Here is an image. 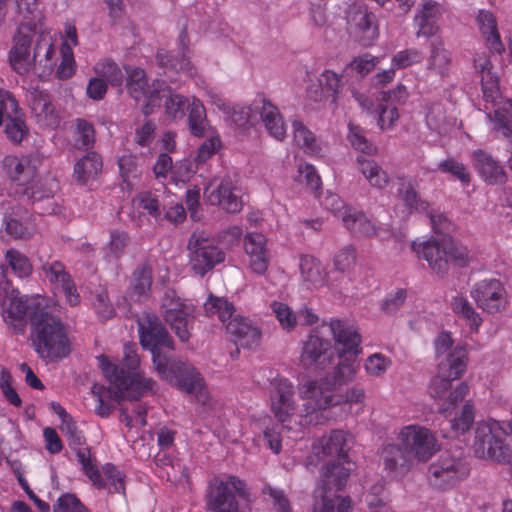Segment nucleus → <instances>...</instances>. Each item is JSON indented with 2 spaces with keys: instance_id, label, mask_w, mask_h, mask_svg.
<instances>
[{
  "instance_id": "nucleus-1",
  "label": "nucleus",
  "mask_w": 512,
  "mask_h": 512,
  "mask_svg": "<svg viewBox=\"0 0 512 512\" xmlns=\"http://www.w3.org/2000/svg\"><path fill=\"white\" fill-rule=\"evenodd\" d=\"M140 344L152 354L155 370L161 378L191 395L195 401L209 408L211 397L201 374L189 363L171 359L164 349H174L171 336L157 316L146 314L138 320Z\"/></svg>"
},
{
  "instance_id": "nucleus-2",
  "label": "nucleus",
  "mask_w": 512,
  "mask_h": 512,
  "mask_svg": "<svg viewBox=\"0 0 512 512\" xmlns=\"http://www.w3.org/2000/svg\"><path fill=\"white\" fill-rule=\"evenodd\" d=\"M123 353L124 357L120 363L112 362L106 355L97 357L102 373L115 389V397L123 398L126 393L133 399H140L145 395L154 394L157 384L141 373L140 358L135 344L125 345Z\"/></svg>"
},
{
  "instance_id": "nucleus-3",
  "label": "nucleus",
  "mask_w": 512,
  "mask_h": 512,
  "mask_svg": "<svg viewBox=\"0 0 512 512\" xmlns=\"http://www.w3.org/2000/svg\"><path fill=\"white\" fill-rule=\"evenodd\" d=\"M31 339L36 353L42 359H62L70 353L66 328L48 304L40 303L33 307Z\"/></svg>"
},
{
  "instance_id": "nucleus-4",
  "label": "nucleus",
  "mask_w": 512,
  "mask_h": 512,
  "mask_svg": "<svg viewBox=\"0 0 512 512\" xmlns=\"http://www.w3.org/2000/svg\"><path fill=\"white\" fill-rule=\"evenodd\" d=\"M348 434L334 429L312 443V454L319 460L331 458L323 468L322 476L327 489L342 490L349 478L352 463L349 460Z\"/></svg>"
},
{
  "instance_id": "nucleus-5",
  "label": "nucleus",
  "mask_w": 512,
  "mask_h": 512,
  "mask_svg": "<svg viewBox=\"0 0 512 512\" xmlns=\"http://www.w3.org/2000/svg\"><path fill=\"white\" fill-rule=\"evenodd\" d=\"M411 249L419 260H425L429 268L440 277H446L450 265L465 268L471 262L469 249L451 237L414 240Z\"/></svg>"
},
{
  "instance_id": "nucleus-6",
  "label": "nucleus",
  "mask_w": 512,
  "mask_h": 512,
  "mask_svg": "<svg viewBox=\"0 0 512 512\" xmlns=\"http://www.w3.org/2000/svg\"><path fill=\"white\" fill-rule=\"evenodd\" d=\"M298 393L303 400L298 416L304 425L325 424L331 419L330 408L342 403V396L325 377L300 383Z\"/></svg>"
},
{
  "instance_id": "nucleus-7",
  "label": "nucleus",
  "mask_w": 512,
  "mask_h": 512,
  "mask_svg": "<svg viewBox=\"0 0 512 512\" xmlns=\"http://www.w3.org/2000/svg\"><path fill=\"white\" fill-rule=\"evenodd\" d=\"M209 316H217L225 324L227 333L233 342L243 348H254L260 344L261 330L250 319L234 315V305L220 297L210 296L204 304Z\"/></svg>"
},
{
  "instance_id": "nucleus-8",
  "label": "nucleus",
  "mask_w": 512,
  "mask_h": 512,
  "mask_svg": "<svg viewBox=\"0 0 512 512\" xmlns=\"http://www.w3.org/2000/svg\"><path fill=\"white\" fill-rule=\"evenodd\" d=\"M258 115L265 125L268 133L277 140H283L286 136V126L278 108L265 98L255 99L247 107L236 106L231 112V120L239 129H245L254 125Z\"/></svg>"
},
{
  "instance_id": "nucleus-9",
  "label": "nucleus",
  "mask_w": 512,
  "mask_h": 512,
  "mask_svg": "<svg viewBox=\"0 0 512 512\" xmlns=\"http://www.w3.org/2000/svg\"><path fill=\"white\" fill-rule=\"evenodd\" d=\"M238 498L248 501L250 493L243 480L230 475L226 480H215L209 484L206 506L211 512H244Z\"/></svg>"
},
{
  "instance_id": "nucleus-10",
  "label": "nucleus",
  "mask_w": 512,
  "mask_h": 512,
  "mask_svg": "<svg viewBox=\"0 0 512 512\" xmlns=\"http://www.w3.org/2000/svg\"><path fill=\"white\" fill-rule=\"evenodd\" d=\"M487 117L493 123V130L512 143V100L504 99L497 77L481 80Z\"/></svg>"
},
{
  "instance_id": "nucleus-11",
  "label": "nucleus",
  "mask_w": 512,
  "mask_h": 512,
  "mask_svg": "<svg viewBox=\"0 0 512 512\" xmlns=\"http://www.w3.org/2000/svg\"><path fill=\"white\" fill-rule=\"evenodd\" d=\"M470 473L468 463L450 454L440 455L427 470V481L437 491H447L464 481Z\"/></svg>"
},
{
  "instance_id": "nucleus-12",
  "label": "nucleus",
  "mask_w": 512,
  "mask_h": 512,
  "mask_svg": "<svg viewBox=\"0 0 512 512\" xmlns=\"http://www.w3.org/2000/svg\"><path fill=\"white\" fill-rule=\"evenodd\" d=\"M468 354L464 345L456 347L437 365V374L429 384V394L434 399H442L451 388L453 381L466 372Z\"/></svg>"
},
{
  "instance_id": "nucleus-13",
  "label": "nucleus",
  "mask_w": 512,
  "mask_h": 512,
  "mask_svg": "<svg viewBox=\"0 0 512 512\" xmlns=\"http://www.w3.org/2000/svg\"><path fill=\"white\" fill-rule=\"evenodd\" d=\"M187 248L191 269L201 277L223 263L226 258L225 252L204 232H194L189 238Z\"/></svg>"
},
{
  "instance_id": "nucleus-14",
  "label": "nucleus",
  "mask_w": 512,
  "mask_h": 512,
  "mask_svg": "<svg viewBox=\"0 0 512 512\" xmlns=\"http://www.w3.org/2000/svg\"><path fill=\"white\" fill-rule=\"evenodd\" d=\"M398 439L408 456L418 462H427L440 449L435 434L418 424L404 426Z\"/></svg>"
},
{
  "instance_id": "nucleus-15",
  "label": "nucleus",
  "mask_w": 512,
  "mask_h": 512,
  "mask_svg": "<svg viewBox=\"0 0 512 512\" xmlns=\"http://www.w3.org/2000/svg\"><path fill=\"white\" fill-rule=\"evenodd\" d=\"M470 296L484 312L496 314L503 311L507 304V292L500 280L489 278L476 282Z\"/></svg>"
},
{
  "instance_id": "nucleus-16",
  "label": "nucleus",
  "mask_w": 512,
  "mask_h": 512,
  "mask_svg": "<svg viewBox=\"0 0 512 512\" xmlns=\"http://www.w3.org/2000/svg\"><path fill=\"white\" fill-rule=\"evenodd\" d=\"M271 412L282 424L291 421L297 412L294 385L283 377L274 378L270 389Z\"/></svg>"
},
{
  "instance_id": "nucleus-17",
  "label": "nucleus",
  "mask_w": 512,
  "mask_h": 512,
  "mask_svg": "<svg viewBox=\"0 0 512 512\" xmlns=\"http://www.w3.org/2000/svg\"><path fill=\"white\" fill-rule=\"evenodd\" d=\"M162 310L165 322L174 331L177 337L186 342L191 336L194 317L191 315L180 298L174 292L166 293L162 300Z\"/></svg>"
},
{
  "instance_id": "nucleus-18",
  "label": "nucleus",
  "mask_w": 512,
  "mask_h": 512,
  "mask_svg": "<svg viewBox=\"0 0 512 512\" xmlns=\"http://www.w3.org/2000/svg\"><path fill=\"white\" fill-rule=\"evenodd\" d=\"M41 269L54 295L63 294L66 302L71 306H76L80 303V295L76 284L61 261H47L42 264Z\"/></svg>"
},
{
  "instance_id": "nucleus-19",
  "label": "nucleus",
  "mask_w": 512,
  "mask_h": 512,
  "mask_svg": "<svg viewBox=\"0 0 512 512\" xmlns=\"http://www.w3.org/2000/svg\"><path fill=\"white\" fill-rule=\"evenodd\" d=\"M35 29L29 24H21L13 38L9 61L12 69L19 75H26L32 68L33 55L31 45Z\"/></svg>"
},
{
  "instance_id": "nucleus-20",
  "label": "nucleus",
  "mask_w": 512,
  "mask_h": 512,
  "mask_svg": "<svg viewBox=\"0 0 512 512\" xmlns=\"http://www.w3.org/2000/svg\"><path fill=\"white\" fill-rule=\"evenodd\" d=\"M2 164L10 181L18 186L26 187V193L33 189V184L37 178V160L34 157L30 155H7Z\"/></svg>"
},
{
  "instance_id": "nucleus-21",
  "label": "nucleus",
  "mask_w": 512,
  "mask_h": 512,
  "mask_svg": "<svg viewBox=\"0 0 512 512\" xmlns=\"http://www.w3.org/2000/svg\"><path fill=\"white\" fill-rule=\"evenodd\" d=\"M127 73V90L128 93L136 101L145 100L143 113L149 115L153 112V108L160 106V91L150 89L146 77V73L141 68L125 67Z\"/></svg>"
},
{
  "instance_id": "nucleus-22",
  "label": "nucleus",
  "mask_w": 512,
  "mask_h": 512,
  "mask_svg": "<svg viewBox=\"0 0 512 512\" xmlns=\"http://www.w3.org/2000/svg\"><path fill=\"white\" fill-rule=\"evenodd\" d=\"M204 195L211 205L219 206L228 213H238L243 208L242 199L230 177H224L216 186L211 182Z\"/></svg>"
},
{
  "instance_id": "nucleus-23",
  "label": "nucleus",
  "mask_w": 512,
  "mask_h": 512,
  "mask_svg": "<svg viewBox=\"0 0 512 512\" xmlns=\"http://www.w3.org/2000/svg\"><path fill=\"white\" fill-rule=\"evenodd\" d=\"M350 34L363 47L374 44L379 36L376 17L366 9L359 8L348 18Z\"/></svg>"
},
{
  "instance_id": "nucleus-24",
  "label": "nucleus",
  "mask_w": 512,
  "mask_h": 512,
  "mask_svg": "<svg viewBox=\"0 0 512 512\" xmlns=\"http://www.w3.org/2000/svg\"><path fill=\"white\" fill-rule=\"evenodd\" d=\"M329 328L339 358H343L347 354L357 356L362 352L361 336L353 326L347 325L339 319H334L329 322Z\"/></svg>"
},
{
  "instance_id": "nucleus-25",
  "label": "nucleus",
  "mask_w": 512,
  "mask_h": 512,
  "mask_svg": "<svg viewBox=\"0 0 512 512\" xmlns=\"http://www.w3.org/2000/svg\"><path fill=\"white\" fill-rule=\"evenodd\" d=\"M244 250L249 258L250 269L258 275L265 274L270 262L265 235L257 232L247 233L244 236Z\"/></svg>"
},
{
  "instance_id": "nucleus-26",
  "label": "nucleus",
  "mask_w": 512,
  "mask_h": 512,
  "mask_svg": "<svg viewBox=\"0 0 512 512\" xmlns=\"http://www.w3.org/2000/svg\"><path fill=\"white\" fill-rule=\"evenodd\" d=\"M445 8L442 4L433 1H425L419 11L415 14L413 22L416 30V36L430 38L436 35L439 30L438 21L445 13Z\"/></svg>"
},
{
  "instance_id": "nucleus-27",
  "label": "nucleus",
  "mask_w": 512,
  "mask_h": 512,
  "mask_svg": "<svg viewBox=\"0 0 512 512\" xmlns=\"http://www.w3.org/2000/svg\"><path fill=\"white\" fill-rule=\"evenodd\" d=\"M472 162L480 177L489 185H501L507 180L504 167L488 151L476 149Z\"/></svg>"
},
{
  "instance_id": "nucleus-28",
  "label": "nucleus",
  "mask_w": 512,
  "mask_h": 512,
  "mask_svg": "<svg viewBox=\"0 0 512 512\" xmlns=\"http://www.w3.org/2000/svg\"><path fill=\"white\" fill-rule=\"evenodd\" d=\"M30 107L36 123L40 127L55 129L59 126L60 116L52 104L49 94L42 91L34 92L32 94Z\"/></svg>"
},
{
  "instance_id": "nucleus-29",
  "label": "nucleus",
  "mask_w": 512,
  "mask_h": 512,
  "mask_svg": "<svg viewBox=\"0 0 512 512\" xmlns=\"http://www.w3.org/2000/svg\"><path fill=\"white\" fill-rule=\"evenodd\" d=\"M56 48L49 40L39 39L34 47L32 67L39 77L44 78L52 74L57 65Z\"/></svg>"
},
{
  "instance_id": "nucleus-30",
  "label": "nucleus",
  "mask_w": 512,
  "mask_h": 512,
  "mask_svg": "<svg viewBox=\"0 0 512 512\" xmlns=\"http://www.w3.org/2000/svg\"><path fill=\"white\" fill-rule=\"evenodd\" d=\"M384 469L391 475H404L412 467L411 458L408 456L402 445L387 444L382 448L380 454Z\"/></svg>"
},
{
  "instance_id": "nucleus-31",
  "label": "nucleus",
  "mask_w": 512,
  "mask_h": 512,
  "mask_svg": "<svg viewBox=\"0 0 512 512\" xmlns=\"http://www.w3.org/2000/svg\"><path fill=\"white\" fill-rule=\"evenodd\" d=\"M153 270L150 264L141 263L133 271L128 296L135 302L147 299L151 294Z\"/></svg>"
},
{
  "instance_id": "nucleus-32",
  "label": "nucleus",
  "mask_w": 512,
  "mask_h": 512,
  "mask_svg": "<svg viewBox=\"0 0 512 512\" xmlns=\"http://www.w3.org/2000/svg\"><path fill=\"white\" fill-rule=\"evenodd\" d=\"M344 227L355 237H374L378 233L375 223L360 209L351 206L341 219Z\"/></svg>"
},
{
  "instance_id": "nucleus-33",
  "label": "nucleus",
  "mask_w": 512,
  "mask_h": 512,
  "mask_svg": "<svg viewBox=\"0 0 512 512\" xmlns=\"http://www.w3.org/2000/svg\"><path fill=\"white\" fill-rule=\"evenodd\" d=\"M300 277L307 289L323 287L327 272L322 263L312 255H302L299 263Z\"/></svg>"
},
{
  "instance_id": "nucleus-34",
  "label": "nucleus",
  "mask_w": 512,
  "mask_h": 512,
  "mask_svg": "<svg viewBox=\"0 0 512 512\" xmlns=\"http://www.w3.org/2000/svg\"><path fill=\"white\" fill-rule=\"evenodd\" d=\"M417 181L412 178H402L399 183L398 197L405 207L404 213L411 215L413 212H428L429 203L421 199L417 191Z\"/></svg>"
},
{
  "instance_id": "nucleus-35",
  "label": "nucleus",
  "mask_w": 512,
  "mask_h": 512,
  "mask_svg": "<svg viewBox=\"0 0 512 512\" xmlns=\"http://www.w3.org/2000/svg\"><path fill=\"white\" fill-rule=\"evenodd\" d=\"M331 349V342L320 335L318 329L313 330L303 343L301 362L304 365L318 363Z\"/></svg>"
},
{
  "instance_id": "nucleus-36",
  "label": "nucleus",
  "mask_w": 512,
  "mask_h": 512,
  "mask_svg": "<svg viewBox=\"0 0 512 512\" xmlns=\"http://www.w3.org/2000/svg\"><path fill=\"white\" fill-rule=\"evenodd\" d=\"M477 22L488 48L492 52L501 54L505 48L501 41L497 21L493 13L486 10H480L477 15Z\"/></svg>"
},
{
  "instance_id": "nucleus-37",
  "label": "nucleus",
  "mask_w": 512,
  "mask_h": 512,
  "mask_svg": "<svg viewBox=\"0 0 512 512\" xmlns=\"http://www.w3.org/2000/svg\"><path fill=\"white\" fill-rule=\"evenodd\" d=\"M451 309L459 319L465 322L470 332L477 333L479 331L483 319L467 298L463 296L452 297Z\"/></svg>"
},
{
  "instance_id": "nucleus-38",
  "label": "nucleus",
  "mask_w": 512,
  "mask_h": 512,
  "mask_svg": "<svg viewBox=\"0 0 512 512\" xmlns=\"http://www.w3.org/2000/svg\"><path fill=\"white\" fill-rule=\"evenodd\" d=\"M359 171L369 182V184L378 189L385 188L389 183L387 172L373 159L365 156L357 157Z\"/></svg>"
},
{
  "instance_id": "nucleus-39",
  "label": "nucleus",
  "mask_w": 512,
  "mask_h": 512,
  "mask_svg": "<svg viewBox=\"0 0 512 512\" xmlns=\"http://www.w3.org/2000/svg\"><path fill=\"white\" fill-rule=\"evenodd\" d=\"M102 165V158L98 153L88 152L74 165L76 180L81 184H86L101 172Z\"/></svg>"
},
{
  "instance_id": "nucleus-40",
  "label": "nucleus",
  "mask_w": 512,
  "mask_h": 512,
  "mask_svg": "<svg viewBox=\"0 0 512 512\" xmlns=\"http://www.w3.org/2000/svg\"><path fill=\"white\" fill-rule=\"evenodd\" d=\"M40 303L47 304L44 299L29 304L28 299L25 297L12 298L4 311V318L15 326L23 325L26 321V316L29 314L31 319L33 307Z\"/></svg>"
},
{
  "instance_id": "nucleus-41",
  "label": "nucleus",
  "mask_w": 512,
  "mask_h": 512,
  "mask_svg": "<svg viewBox=\"0 0 512 512\" xmlns=\"http://www.w3.org/2000/svg\"><path fill=\"white\" fill-rule=\"evenodd\" d=\"M7 269L20 279L28 278L33 272V265L29 257L16 248H8L3 254Z\"/></svg>"
},
{
  "instance_id": "nucleus-42",
  "label": "nucleus",
  "mask_w": 512,
  "mask_h": 512,
  "mask_svg": "<svg viewBox=\"0 0 512 512\" xmlns=\"http://www.w3.org/2000/svg\"><path fill=\"white\" fill-rule=\"evenodd\" d=\"M76 452L77 459L82 466L84 474L92 482V485L97 489H105L106 484L102 477L101 471L96 465V460L91 456L89 447H78L73 449Z\"/></svg>"
},
{
  "instance_id": "nucleus-43",
  "label": "nucleus",
  "mask_w": 512,
  "mask_h": 512,
  "mask_svg": "<svg viewBox=\"0 0 512 512\" xmlns=\"http://www.w3.org/2000/svg\"><path fill=\"white\" fill-rule=\"evenodd\" d=\"M76 452L77 459L82 466L84 474L92 482V485L97 489H105L106 484L102 477L101 471L96 465V460L91 456L89 447H78L73 449Z\"/></svg>"
},
{
  "instance_id": "nucleus-44",
  "label": "nucleus",
  "mask_w": 512,
  "mask_h": 512,
  "mask_svg": "<svg viewBox=\"0 0 512 512\" xmlns=\"http://www.w3.org/2000/svg\"><path fill=\"white\" fill-rule=\"evenodd\" d=\"M109 236L110 240L104 247V258L107 261H117L125 254L130 237L126 231L121 229H111Z\"/></svg>"
},
{
  "instance_id": "nucleus-45",
  "label": "nucleus",
  "mask_w": 512,
  "mask_h": 512,
  "mask_svg": "<svg viewBox=\"0 0 512 512\" xmlns=\"http://www.w3.org/2000/svg\"><path fill=\"white\" fill-rule=\"evenodd\" d=\"M431 55L428 59L429 69L435 70L441 76L448 73L451 66V53L444 48L441 39L430 43Z\"/></svg>"
},
{
  "instance_id": "nucleus-46",
  "label": "nucleus",
  "mask_w": 512,
  "mask_h": 512,
  "mask_svg": "<svg viewBox=\"0 0 512 512\" xmlns=\"http://www.w3.org/2000/svg\"><path fill=\"white\" fill-rule=\"evenodd\" d=\"M293 137L296 144L309 155H319L321 149L317 144L315 135L302 122L294 120L292 123Z\"/></svg>"
},
{
  "instance_id": "nucleus-47",
  "label": "nucleus",
  "mask_w": 512,
  "mask_h": 512,
  "mask_svg": "<svg viewBox=\"0 0 512 512\" xmlns=\"http://www.w3.org/2000/svg\"><path fill=\"white\" fill-rule=\"evenodd\" d=\"M208 121L206 117V109L203 103L193 98L192 103L189 105L188 126L190 133L195 137L204 135Z\"/></svg>"
},
{
  "instance_id": "nucleus-48",
  "label": "nucleus",
  "mask_w": 512,
  "mask_h": 512,
  "mask_svg": "<svg viewBox=\"0 0 512 512\" xmlns=\"http://www.w3.org/2000/svg\"><path fill=\"white\" fill-rule=\"evenodd\" d=\"M161 100L164 98L165 113L173 120L182 119L188 108V99L185 96L172 93L170 90L160 91Z\"/></svg>"
},
{
  "instance_id": "nucleus-49",
  "label": "nucleus",
  "mask_w": 512,
  "mask_h": 512,
  "mask_svg": "<svg viewBox=\"0 0 512 512\" xmlns=\"http://www.w3.org/2000/svg\"><path fill=\"white\" fill-rule=\"evenodd\" d=\"M357 365L354 361H350L347 358L340 361L333 369V372L324 376L328 379L337 390L338 387L347 384L355 378L357 372Z\"/></svg>"
},
{
  "instance_id": "nucleus-50",
  "label": "nucleus",
  "mask_w": 512,
  "mask_h": 512,
  "mask_svg": "<svg viewBox=\"0 0 512 512\" xmlns=\"http://www.w3.org/2000/svg\"><path fill=\"white\" fill-rule=\"evenodd\" d=\"M95 74L112 86H120L124 75L120 67L111 59H102L94 66Z\"/></svg>"
},
{
  "instance_id": "nucleus-51",
  "label": "nucleus",
  "mask_w": 512,
  "mask_h": 512,
  "mask_svg": "<svg viewBox=\"0 0 512 512\" xmlns=\"http://www.w3.org/2000/svg\"><path fill=\"white\" fill-rule=\"evenodd\" d=\"M156 59L161 67L176 70L190 76L194 73V67L190 60L184 55L181 58L174 57L170 52L160 49L156 54Z\"/></svg>"
},
{
  "instance_id": "nucleus-52",
  "label": "nucleus",
  "mask_w": 512,
  "mask_h": 512,
  "mask_svg": "<svg viewBox=\"0 0 512 512\" xmlns=\"http://www.w3.org/2000/svg\"><path fill=\"white\" fill-rule=\"evenodd\" d=\"M61 62L56 69L55 76L59 80H68L76 72V62L72 46L64 41L60 48Z\"/></svg>"
},
{
  "instance_id": "nucleus-53",
  "label": "nucleus",
  "mask_w": 512,
  "mask_h": 512,
  "mask_svg": "<svg viewBox=\"0 0 512 512\" xmlns=\"http://www.w3.org/2000/svg\"><path fill=\"white\" fill-rule=\"evenodd\" d=\"M102 473L109 493L125 495V475L114 464L105 463L102 466Z\"/></svg>"
},
{
  "instance_id": "nucleus-54",
  "label": "nucleus",
  "mask_w": 512,
  "mask_h": 512,
  "mask_svg": "<svg viewBox=\"0 0 512 512\" xmlns=\"http://www.w3.org/2000/svg\"><path fill=\"white\" fill-rule=\"evenodd\" d=\"M75 147L89 149L95 142V130L93 125L85 119H77L75 122Z\"/></svg>"
},
{
  "instance_id": "nucleus-55",
  "label": "nucleus",
  "mask_w": 512,
  "mask_h": 512,
  "mask_svg": "<svg viewBox=\"0 0 512 512\" xmlns=\"http://www.w3.org/2000/svg\"><path fill=\"white\" fill-rule=\"evenodd\" d=\"M474 417V406L468 401L463 406L461 413L449 421L452 432L455 435L467 432L474 423Z\"/></svg>"
},
{
  "instance_id": "nucleus-56",
  "label": "nucleus",
  "mask_w": 512,
  "mask_h": 512,
  "mask_svg": "<svg viewBox=\"0 0 512 512\" xmlns=\"http://www.w3.org/2000/svg\"><path fill=\"white\" fill-rule=\"evenodd\" d=\"M120 175L127 189H132L134 180L139 177L137 159L133 155H123L118 160Z\"/></svg>"
},
{
  "instance_id": "nucleus-57",
  "label": "nucleus",
  "mask_w": 512,
  "mask_h": 512,
  "mask_svg": "<svg viewBox=\"0 0 512 512\" xmlns=\"http://www.w3.org/2000/svg\"><path fill=\"white\" fill-rule=\"evenodd\" d=\"M392 361L382 353H374L364 363L365 372L372 377H380L391 367Z\"/></svg>"
},
{
  "instance_id": "nucleus-58",
  "label": "nucleus",
  "mask_w": 512,
  "mask_h": 512,
  "mask_svg": "<svg viewBox=\"0 0 512 512\" xmlns=\"http://www.w3.org/2000/svg\"><path fill=\"white\" fill-rule=\"evenodd\" d=\"M271 309L284 330L291 331L295 328L297 317L287 304L274 301Z\"/></svg>"
},
{
  "instance_id": "nucleus-59",
  "label": "nucleus",
  "mask_w": 512,
  "mask_h": 512,
  "mask_svg": "<svg viewBox=\"0 0 512 512\" xmlns=\"http://www.w3.org/2000/svg\"><path fill=\"white\" fill-rule=\"evenodd\" d=\"M379 63V58L369 53H364L360 56L354 57L347 65L346 69H350L361 77L366 76Z\"/></svg>"
},
{
  "instance_id": "nucleus-60",
  "label": "nucleus",
  "mask_w": 512,
  "mask_h": 512,
  "mask_svg": "<svg viewBox=\"0 0 512 512\" xmlns=\"http://www.w3.org/2000/svg\"><path fill=\"white\" fill-rule=\"evenodd\" d=\"M348 139L351 145L360 152L372 154L376 150L375 146L366 138L365 131L360 126L349 124Z\"/></svg>"
},
{
  "instance_id": "nucleus-61",
  "label": "nucleus",
  "mask_w": 512,
  "mask_h": 512,
  "mask_svg": "<svg viewBox=\"0 0 512 512\" xmlns=\"http://www.w3.org/2000/svg\"><path fill=\"white\" fill-rule=\"evenodd\" d=\"M422 52L417 48H407L397 52L391 61V65L396 69H404L422 61Z\"/></svg>"
},
{
  "instance_id": "nucleus-62",
  "label": "nucleus",
  "mask_w": 512,
  "mask_h": 512,
  "mask_svg": "<svg viewBox=\"0 0 512 512\" xmlns=\"http://www.w3.org/2000/svg\"><path fill=\"white\" fill-rule=\"evenodd\" d=\"M92 304L97 315L102 320H108L114 317L115 309L111 304L108 292L105 289H100L95 292Z\"/></svg>"
},
{
  "instance_id": "nucleus-63",
  "label": "nucleus",
  "mask_w": 512,
  "mask_h": 512,
  "mask_svg": "<svg viewBox=\"0 0 512 512\" xmlns=\"http://www.w3.org/2000/svg\"><path fill=\"white\" fill-rule=\"evenodd\" d=\"M60 430L64 436L67 437L69 446L72 449H76L85 445L86 438L83 432L78 428L73 417L68 418V420H64V423H61L60 425Z\"/></svg>"
},
{
  "instance_id": "nucleus-64",
  "label": "nucleus",
  "mask_w": 512,
  "mask_h": 512,
  "mask_svg": "<svg viewBox=\"0 0 512 512\" xmlns=\"http://www.w3.org/2000/svg\"><path fill=\"white\" fill-rule=\"evenodd\" d=\"M54 512H90L81 501L71 493L61 495L54 505Z\"/></svg>"
}]
</instances>
